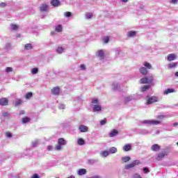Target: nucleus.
I'll return each mask as SVG.
<instances>
[{
  "label": "nucleus",
  "instance_id": "1",
  "mask_svg": "<svg viewBox=\"0 0 178 178\" xmlns=\"http://www.w3.org/2000/svg\"><path fill=\"white\" fill-rule=\"evenodd\" d=\"M91 103L93 112H101L102 111V107L99 105V100L98 99H92Z\"/></svg>",
  "mask_w": 178,
  "mask_h": 178
},
{
  "label": "nucleus",
  "instance_id": "2",
  "mask_svg": "<svg viewBox=\"0 0 178 178\" xmlns=\"http://www.w3.org/2000/svg\"><path fill=\"white\" fill-rule=\"evenodd\" d=\"M143 124H147V126H157V124H161V121L154 120H144L140 122L139 126H143Z\"/></svg>",
  "mask_w": 178,
  "mask_h": 178
},
{
  "label": "nucleus",
  "instance_id": "3",
  "mask_svg": "<svg viewBox=\"0 0 178 178\" xmlns=\"http://www.w3.org/2000/svg\"><path fill=\"white\" fill-rule=\"evenodd\" d=\"M138 165H140V160H135L132 163L125 165L124 169L126 170H129L130 169H132V168L137 166Z\"/></svg>",
  "mask_w": 178,
  "mask_h": 178
},
{
  "label": "nucleus",
  "instance_id": "4",
  "mask_svg": "<svg viewBox=\"0 0 178 178\" xmlns=\"http://www.w3.org/2000/svg\"><path fill=\"white\" fill-rule=\"evenodd\" d=\"M57 145H56V150L60 151L62 149V145H66V141L63 138H59Z\"/></svg>",
  "mask_w": 178,
  "mask_h": 178
},
{
  "label": "nucleus",
  "instance_id": "5",
  "mask_svg": "<svg viewBox=\"0 0 178 178\" xmlns=\"http://www.w3.org/2000/svg\"><path fill=\"white\" fill-rule=\"evenodd\" d=\"M147 105H151V104H154V102H158L157 97H149V96H147Z\"/></svg>",
  "mask_w": 178,
  "mask_h": 178
},
{
  "label": "nucleus",
  "instance_id": "6",
  "mask_svg": "<svg viewBox=\"0 0 178 178\" xmlns=\"http://www.w3.org/2000/svg\"><path fill=\"white\" fill-rule=\"evenodd\" d=\"M133 99H136L134 95L127 96L124 98V102L125 104H128V102H131V101H133Z\"/></svg>",
  "mask_w": 178,
  "mask_h": 178
},
{
  "label": "nucleus",
  "instance_id": "7",
  "mask_svg": "<svg viewBox=\"0 0 178 178\" xmlns=\"http://www.w3.org/2000/svg\"><path fill=\"white\" fill-rule=\"evenodd\" d=\"M166 155H168L166 152H162L159 153V154H157L156 159V161H162V159H163L165 158V156H166Z\"/></svg>",
  "mask_w": 178,
  "mask_h": 178
},
{
  "label": "nucleus",
  "instance_id": "8",
  "mask_svg": "<svg viewBox=\"0 0 178 178\" xmlns=\"http://www.w3.org/2000/svg\"><path fill=\"white\" fill-rule=\"evenodd\" d=\"M59 92H60V88L59 87H54L51 89V94L53 95H59Z\"/></svg>",
  "mask_w": 178,
  "mask_h": 178
},
{
  "label": "nucleus",
  "instance_id": "9",
  "mask_svg": "<svg viewBox=\"0 0 178 178\" xmlns=\"http://www.w3.org/2000/svg\"><path fill=\"white\" fill-rule=\"evenodd\" d=\"M8 104H9V100H8V99H6V98L0 99V105L1 106H6V105H8Z\"/></svg>",
  "mask_w": 178,
  "mask_h": 178
},
{
  "label": "nucleus",
  "instance_id": "10",
  "mask_svg": "<svg viewBox=\"0 0 178 178\" xmlns=\"http://www.w3.org/2000/svg\"><path fill=\"white\" fill-rule=\"evenodd\" d=\"M79 130L81 133H86V131H88V127L86 125H80Z\"/></svg>",
  "mask_w": 178,
  "mask_h": 178
},
{
  "label": "nucleus",
  "instance_id": "11",
  "mask_svg": "<svg viewBox=\"0 0 178 178\" xmlns=\"http://www.w3.org/2000/svg\"><path fill=\"white\" fill-rule=\"evenodd\" d=\"M97 56L101 59V60H104L105 58V54L104 53V50H99L97 51Z\"/></svg>",
  "mask_w": 178,
  "mask_h": 178
},
{
  "label": "nucleus",
  "instance_id": "12",
  "mask_svg": "<svg viewBox=\"0 0 178 178\" xmlns=\"http://www.w3.org/2000/svg\"><path fill=\"white\" fill-rule=\"evenodd\" d=\"M51 5L54 8H57L60 5V1H59V0H51Z\"/></svg>",
  "mask_w": 178,
  "mask_h": 178
},
{
  "label": "nucleus",
  "instance_id": "13",
  "mask_svg": "<svg viewBox=\"0 0 178 178\" xmlns=\"http://www.w3.org/2000/svg\"><path fill=\"white\" fill-rule=\"evenodd\" d=\"M152 151L156 152V151H159L161 149V146L158 144H154L151 147Z\"/></svg>",
  "mask_w": 178,
  "mask_h": 178
},
{
  "label": "nucleus",
  "instance_id": "14",
  "mask_svg": "<svg viewBox=\"0 0 178 178\" xmlns=\"http://www.w3.org/2000/svg\"><path fill=\"white\" fill-rule=\"evenodd\" d=\"M79 176H83V175H86L87 173V170L84 168H80L77 171Z\"/></svg>",
  "mask_w": 178,
  "mask_h": 178
},
{
  "label": "nucleus",
  "instance_id": "15",
  "mask_svg": "<svg viewBox=\"0 0 178 178\" xmlns=\"http://www.w3.org/2000/svg\"><path fill=\"white\" fill-rule=\"evenodd\" d=\"M140 72L141 74H143V76H145L148 74V70L145 67H142L140 68Z\"/></svg>",
  "mask_w": 178,
  "mask_h": 178
},
{
  "label": "nucleus",
  "instance_id": "16",
  "mask_svg": "<svg viewBox=\"0 0 178 178\" xmlns=\"http://www.w3.org/2000/svg\"><path fill=\"white\" fill-rule=\"evenodd\" d=\"M175 59H176V55H175V54H170L167 57L168 62H172V60H175Z\"/></svg>",
  "mask_w": 178,
  "mask_h": 178
},
{
  "label": "nucleus",
  "instance_id": "17",
  "mask_svg": "<svg viewBox=\"0 0 178 178\" xmlns=\"http://www.w3.org/2000/svg\"><path fill=\"white\" fill-rule=\"evenodd\" d=\"M119 134V131L116 129H113L109 133V137H116Z\"/></svg>",
  "mask_w": 178,
  "mask_h": 178
},
{
  "label": "nucleus",
  "instance_id": "18",
  "mask_svg": "<svg viewBox=\"0 0 178 178\" xmlns=\"http://www.w3.org/2000/svg\"><path fill=\"white\" fill-rule=\"evenodd\" d=\"M123 151L125 152H127L128 151H130L131 149V145L130 144H127L123 146L122 147Z\"/></svg>",
  "mask_w": 178,
  "mask_h": 178
},
{
  "label": "nucleus",
  "instance_id": "19",
  "mask_svg": "<svg viewBox=\"0 0 178 178\" xmlns=\"http://www.w3.org/2000/svg\"><path fill=\"white\" fill-rule=\"evenodd\" d=\"M119 88H120V85H119L116 82L113 83V85H112V90H113V91H118V90H119Z\"/></svg>",
  "mask_w": 178,
  "mask_h": 178
},
{
  "label": "nucleus",
  "instance_id": "20",
  "mask_svg": "<svg viewBox=\"0 0 178 178\" xmlns=\"http://www.w3.org/2000/svg\"><path fill=\"white\" fill-rule=\"evenodd\" d=\"M131 158L129 156H125L121 158V161L122 163H127L129 161H130Z\"/></svg>",
  "mask_w": 178,
  "mask_h": 178
},
{
  "label": "nucleus",
  "instance_id": "21",
  "mask_svg": "<svg viewBox=\"0 0 178 178\" xmlns=\"http://www.w3.org/2000/svg\"><path fill=\"white\" fill-rule=\"evenodd\" d=\"M118 152V148L112 147L108 149V154H116Z\"/></svg>",
  "mask_w": 178,
  "mask_h": 178
},
{
  "label": "nucleus",
  "instance_id": "22",
  "mask_svg": "<svg viewBox=\"0 0 178 178\" xmlns=\"http://www.w3.org/2000/svg\"><path fill=\"white\" fill-rule=\"evenodd\" d=\"M149 131L147 129H141L139 131V134H141L142 136H146L147 134H149Z\"/></svg>",
  "mask_w": 178,
  "mask_h": 178
},
{
  "label": "nucleus",
  "instance_id": "23",
  "mask_svg": "<svg viewBox=\"0 0 178 178\" xmlns=\"http://www.w3.org/2000/svg\"><path fill=\"white\" fill-rule=\"evenodd\" d=\"M175 92L176 90H175V89L168 88L163 92V94H165V95H168V94H170L172 92Z\"/></svg>",
  "mask_w": 178,
  "mask_h": 178
},
{
  "label": "nucleus",
  "instance_id": "24",
  "mask_svg": "<svg viewBox=\"0 0 178 178\" xmlns=\"http://www.w3.org/2000/svg\"><path fill=\"white\" fill-rule=\"evenodd\" d=\"M48 9V6L45 5V4H42L40 7V12H45L47 11Z\"/></svg>",
  "mask_w": 178,
  "mask_h": 178
},
{
  "label": "nucleus",
  "instance_id": "25",
  "mask_svg": "<svg viewBox=\"0 0 178 178\" xmlns=\"http://www.w3.org/2000/svg\"><path fill=\"white\" fill-rule=\"evenodd\" d=\"M64 51H65V49L62 47H58L56 49V52H57V54H63Z\"/></svg>",
  "mask_w": 178,
  "mask_h": 178
},
{
  "label": "nucleus",
  "instance_id": "26",
  "mask_svg": "<svg viewBox=\"0 0 178 178\" xmlns=\"http://www.w3.org/2000/svg\"><path fill=\"white\" fill-rule=\"evenodd\" d=\"M136 34H137L136 31H130L127 33V37H129V38L134 37Z\"/></svg>",
  "mask_w": 178,
  "mask_h": 178
},
{
  "label": "nucleus",
  "instance_id": "27",
  "mask_svg": "<svg viewBox=\"0 0 178 178\" xmlns=\"http://www.w3.org/2000/svg\"><path fill=\"white\" fill-rule=\"evenodd\" d=\"M101 156H103V158H106L109 155L108 151H102L100 152Z\"/></svg>",
  "mask_w": 178,
  "mask_h": 178
},
{
  "label": "nucleus",
  "instance_id": "28",
  "mask_svg": "<svg viewBox=\"0 0 178 178\" xmlns=\"http://www.w3.org/2000/svg\"><path fill=\"white\" fill-rule=\"evenodd\" d=\"M77 144L78 145H84V144H86V141L84 140V139L80 138L77 140Z\"/></svg>",
  "mask_w": 178,
  "mask_h": 178
},
{
  "label": "nucleus",
  "instance_id": "29",
  "mask_svg": "<svg viewBox=\"0 0 178 178\" xmlns=\"http://www.w3.org/2000/svg\"><path fill=\"white\" fill-rule=\"evenodd\" d=\"M140 83L141 84H148V78L147 77L142 78L140 80Z\"/></svg>",
  "mask_w": 178,
  "mask_h": 178
},
{
  "label": "nucleus",
  "instance_id": "30",
  "mask_svg": "<svg viewBox=\"0 0 178 178\" xmlns=\"http://www.w3.org/2000/svg\"><path fill=\"white\" fill-rule=\"evenodd\" d=\"M24 48L26 51H30V49H33V44L28 43L25 44Z\"/></svg>",
  "mask_w": 178,
  "mask_h": 178
},
{
  "label": "nucleus",
  "instance_id": "31",
  "mask_svg": "<svg viewBox=\"0 0 178 178\" xmlns=\"http://www.w3.org/2000/svg\"><path fill=\"white\" fill-rule=\"evenodd\" d=\"M143 66H145L146 69H152V65H151V64L148 62H145L143 63Z\"/></svg>",
  "mask_w": 178,
  "mask_h": 178
},
{
  "label": "nucleus",
  "instance_id": "32",
  "mask_svg": "<svg viewBox=\"0 0 178 178\" xmlns=\"http://www.w3.org/2000/svg\"><path fill=\"white\" fill-rule=\"evenodd\" d=\"M23 102V101L20 99H17L15 101V106H19V105H22V103Z\"/></svg>",
  "mask_w": 178,
  "mask_h": 178
},
{
  "label": "nucleus",
  "instance_id": "33",
  "mask_svg": "<svg viewBox=\"0 0 178 178\" xmlns=\"http://www.w3.org/2000/svg\"><path fill=\"white\" fill-rule=\"evenodd\" d=\"M85 19H86V20H89L90 19H92V13H87L85 15Z\"/></svg>",
  "mask_w": 178,
  "mask_h": 178
},
{
  "label": "nucleus",
  "instance_id": "34",
  "mask_svg": "<svg viewBox=\"0 0 178 178\" xmlns=\"http://www.w3.org/2000/svg\"><path fill=\"white\" fill-rule=\"evenodd\" d=\"M149 85L145 86L140 88V91L144 92L145 91H147V90H149Z\"/></svg>",
  "mask_w": 178,
  "mask_h": 178
},
{
  "label": "nucleus",
  "instance_id": "35",
  "mask_svg": "<svg viewBox=\"0 0 178 178\" xmlns=\"http://www.w3.org/2000/svg\"><path fill=\"white\" fill-rule=\"evenodd\" d=\"M178 65V63H172L168 65L169 69H174V67H176V66Z\"/></svg>",
  "mask_w": 178,
  "mask_h": 178
},
{
  "label": "nucleus",
  "instance_id": "36",
  "mask_svg": "<svg viewBox=\"0 0 178 178\" xmlns=\"http://www.w3.org/2000/svg\"><path fill=\"white\" fill-rule=\"evenodd\" d=\"M29 122H30V118L25 117V118H22V123L24 124H26V123H29Z\"/></svg>",
  "mask_w": 178,
  "mask_h": 178
},
{
  "label": "nucleus",
  "instance_id": "37",
  "mask_svg": "<svg viewBox=\"0 0 178 178\" xmlns=\"http://www.w3.org/2000/svg\"><path fill=\"white\" fill-rule=\"evenodd\" d=\"M31 72L32 74H37V73H38V67L32 68Z\"/></svg>",
  "mask_w": 178,
  "mask_h": 178
},
{
  "label": "nucleus",
  "instance_id": "38",
  "mask_svg": "<svg viewBox=\"0 0 178 178\" xmlns=\"http://www.w3.org/2000/svg\"><path fill=\"white\" fill-rule=\"evenodd\" d=\"M88 163H90V165H94V163H97V162H98V160H95V159H89L88 161Z\"/></svg>",
  "mask_w": 178,
  "mask_h": 178
},
{
  "label": "nucleus",
  "instance_id": "39",
  "mask_svg": "<svg viewBox=\"0 0 178 178\" xmlns=\"http://www.w3.org/2000/svg\"><path fill=\"white\" fill-rule=\"evenodd\" d=\"M32 97H33V92H29L26 93L25 98L26 99H30V98H31Z\"/></svg>",
  "mask_w": 178,
  "mask_h": 178
},
{
  "label": "nucleus",
  "instance_id": "40",
  "mask_svg": "<svg viewBox=\"0 0 178 178\" xmlns=\"http://www.w3.org/2000/svg\"><path fill=\"white\" fill-rule=\"evenodd\" d=\"M55 30H56V31H57L58 33H60V31H62V25H58V26H56Z\"/></svg>",
  "mask_w": 178,
  "mask_h": 178
},
{
  "label": "nucleus",
  "instance_id": "41",
  "mask_svg": "<svg viewBox=\"0 0 178 178\" xmlns=\"http://www.w3.org/2000/svg\"><path fill=\"white\" fill-rule=\"evenodd\" d=\"M114 52H115V56H119L120 55V52L122 51H120V49H115L114 50Z\"/></svg>",
  "mask_w": 178,
  "mask_h": 178
},
{
  "label": "nucleus",
  "instance_id": "42",
  "mask_svg": "<svg viewBox=\"0 0 178 178\" xmlns=\"http://www.w3.org/2000/svg\"><path fill=\"white\" fill-rule=\"evenodd\" d=\"M40 144V140H35L32 142V147H37Z\"/></svg>",
  "mask_w": 178,
  "mask_h": 178
},
{
  "label": "nucleus",
  "instance_id": "43",
  "mask_svg": "<svg viewBox=\"0 0 178 178\" xmlns=\"http://www.w3.org/2000/svg\"><path fill=\"white\" fill-rule=\"evenodd\" d=\"M6 73H10V72H13V68L10 67H8L6 68Z\"/></svg>",
  "mask_w": 178,
  "mask_h": 178
},
{
  "label": "nucleus",
  "instance_id": "44",
  "mask_svg": "<svg viewBox=\"0 0 178 178\" xmlns=\"http://www.w3.org/2000/svg\"><path fill=\"white\" fill-rule=\"evenodd\" d=\"M64 16L65 17H70L72 16V13H70V12H65V13H64Z\"/></svg>",
  "mask_w": 178,
  "mask_h": 178
},
{
  "label": "nucleus",
  "instance_id": "45",
  "mask_svg": "<svg viewBox=\"0 0 178 178\" xmlns=\"http://www.w3.org/2000/svg\"><path fill=\"white\" fill-rule=\"evenodd\" d=\"M105 124H106V118H104V120L100 121V126H104Z\"/></svg>",
  "mask_w": 178,
  "mask_h": 178
},
{
  "label": "nucleus",
  "instance_id": "46",
  "mask_svg": "<svg viewBox=\"0 0 178 178\" xmlns=\"http://www.w3.org/2000/svg\"><path fill=\"white\" fill-rule=\"evenodd\" d=\"M11 44H10V43H6V49L7 50V51H9V49H10V48H11Z\"/></svg>",
  "mask_w": 178,
  "mask_h": 178
},
{
  "label": "nucleus",
  "instance_id": "47",
  "mask_svg": "<svg viewBox=\"0 0 178 178\" xmlns=\"http://www.w3.org/2000/svg\"><path fill=\"white\" fill-rule=\"evenodd\" d=\"M19 28V26L16 24H11V29L12 30H17V29Z\"/></svg>",
  "mask_w": 178,
  "mask_h": 178
},
{
  "label": "nucleus",
  "instance_id": "48",
  "mask_svg": "<svg viewBox=\"0 0 178 178\" xmlns=\"http://www.w3.org/2000/svg\"><path fill=\"white\" fill-rule=\"evenodd\" d=\"M153 80H154V78L152 76L147 77V84L149 83H152Z\"/></svg>",
  "mask_w": 178,
  "mask_h": 178
},
{
  "label": "nucleus",
  "instance_id": "49",
  "mask_svg": "<svg viewBox=\"0 0 178 178\" xmlns=\"http://www.w3.org/2000/svg\"><path fill=\"white\" fill-rule=\"evenodd\" d=\"M6 136L8 138H12V134L10 132H6Z\"/></svg>",
  "mask_w": 178,
  "mask_h": 178
},
{
  "label": "nucleus",
  "instance_id": "50",
  "mask_svg": "<svg viewBox=\"0 0 178 178\" xmlns=\"http://www.w3.org/2000/svg\"><path fill=\"white\" fill-rule=\"evenodd\" d=\"M143 172L144 173H149V169H148L147 167H145L143 168Z\"/></svg>",
  "mask_w": 178,
  "mask_h": 178
},
{
  "label": "nucleus",
  "instance_id": "51",
  "mask_svg": "<svg viewBox=\"0 0 178 178\" xmlns=\"http://www.w3.org/2000/svg\"><path fill=\"white\" fill-rule=\"evenodd\" d=\"M65 108H66V106L63 104H61L58 106V108L60 109H65Z\"/></svg>",
  "mask_w": 178,
  "mask_h": 178
},
{
  "label": "nucleus",
  "instance_id": "52",
  "mask_svg": "<svg viewBox=\"0 0 178 178\" xmlns=\"http://www.w3.org/2000/svg\"><path fill=\"white\" fill-rule=\"evenodd\" d=\"M104 42H105L106 44H108V42H109V37L104 38Z\"/></svg>",
  "mask_w": 178,
  "mask_h": 178
},
{
  "label": "nucleus",
  "instance_id": "53",
  "mask_svg": "<svg viewBox=\"0 0 178 178\" xmlns=\"http://www.w3.org/2000/svg\"><path fill=\"white\" fill-rule=\"evenodd\" d=\"M2 115H3V118H8V116H9V113L4 112V113H3Z\"/></svg>",
  "mask_w": 178,
  "mask_h": 178
},
{
  "label": "nucleus",
  "instance_id": "54",
  "mask_svg": "<svg viewBox=\"0 0 178 178\" xmlns=\"http://www.w3.org/2000/svg\"><path fill=\"white\" fill-rule=\"evenodd\" d=\"M133 178H142L138 174H135L133 175Z\"/></svg>",
  "mask_w": 178,
  "mask_h": 178
},
{
  "label": "nucleus",
  "instance_id": "55",
  "mask_svg": "<svg viewBox=\"0 0 178 178\" xmlns=\"http://www.w3.org/2000/svg\"><path fill=\"white\" fill-rule=\"evenodd\" d=\"M80 68L81 70H86V65L82 64L81 65Z\"/></svg>",
  "mask_w": 178,
  "mask_h": 178
},
{
  "label": "nucleus",
  "instance_id": "56",
  "mask_svg": "<svg viewBox=\"0 0 178 178\" xmlns=\"http://www.w3.org/2000/svg\"><path fill=\"white\" fill-rule=\"evenodd\" d=\"M31 178H40V176L38 174H34Z\"/></svg>",
  "mask_w": 178,
  "mask_h": 178
},
{
  "label": "nucleus",
  "instance_id": "57",
  "mask_svg": "<svg viewBox=\"0 0 178 178\" xmlns=\"http://www.w3.org/2000/svg\"><path fill=\"white\" fill-rule=\"evenodd\" d=\"M6 6V3H0V8H5Z\"/></svg>",
  "mask_w": 178,
  "mask_h": 178
},
{
  "label": "nucleus",
  "instance_id": "58",
  "mask_svg": "<svg viewBox=\"0 0 178 178\" xmlns=\"http://www.w3.org/2000/svg\"><path fill=\"white\" fill-rule=\"evenodd\" d=\"M171 3H178V0H170Z\"/></svg>",
  "mask_w": 178,
  "mask_h": 178
},
{
  "label": "nucleus",
  "instance_id": "59",
  "mask_svg": "<svg viewBox=\"0 0 178 178\" xmlns=\"http://www.w3.org/2000/svg\"><path fill=\"white\" fill-rule=\"evenodd\" d=\"M53 148L54 147L52 146H51V145L47 146L48 151H52Z\"/></svg>",
  "mask_w": 178,
  "mask_h": 178
},
{
  "label": "nucleus",
  "instance_id": "60",
  "mask_svg": "<svg viewBox=\"0 0 178 178\" xmlns=\"http://www.w3.org/2000/svg\"><path fill=\"white\" fill-rule=\"evenodd\" d=\"M76 101H77L78 102H81V97H76Z\"/></svg>",
  "mask_w": 178,
  "mask_h": 178
},
{
  "label": "nucleus",
  "instance_id": "61",
  "mask_svg": "<svg viewBox=\"0 0 178 178\" xmlns=\"http://www.w3.org/2000/svg\"><path fill=\"white\" fill-rule=\"evenodd\" d=\"M8 177L9 178H13V177H15V175H13V174H9Z\"/></svg>",
  "mask_w": 178,
  "mask_h": 178
},
{
  "label": "nucleus",
  "instance_id": "62",
  "mask_svg": "<svg viewBox=\"0 0 178 178\" xmlns=\"http://www.w3.org/2000/svg\"><path fill=\"white\" fill-rule=\"evenodd\" d=\"M164 118H165L164 115H159V116H158V118H159V119H163Z\"/></svg>",
  "mask_w": 178,
  "mask_h": 178
},
{
  "label": "nucleus",
  "instance_id": "63",
  "mask_svg": "<svg viewBox=\"0 0 178 178\" xmlns=\"http://www.w3.org/2000/svg\"><path fill=\"white\" fill-rule=\"evenodd\" d=\"M19 115H24V111H19Z\"/></svg>",
  "mask_w": 178,
  "mask_h": 178
},
{
  "label": "nucleus",
  "instance_id": "64",
  "mask_svg": "<svg viewBox=\"0 0 178 178\" xmlns=\"http://www.w3.org/2000/svg\"><path fill=\"white\" fill-rule=\"evenodd\" d=\"M173 126H174V127H176L177 126H178V122H175L173 124Z\"/></svg>",
  "mask_w": 178,
  "mask_h": 178
}]
</instances>
